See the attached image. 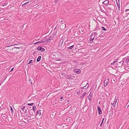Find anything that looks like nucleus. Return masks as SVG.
<instances>
[{
	"mask_svg": "<svg viewBox=\"0 0 129 129\" xmlns=\"http://www.w3.org/2000/svg\"><path fill=\"white\" fill-rule=\"evenodd\" d=\"M109 82V80L108 79L104 81V83H106L107 84Z\"/></svg>",
	"mask_w": 129,
	"mask_h": 129,
	"instance_id": "obj_17",
	"label": "nucleus"
},
{
	"mask_svg": "<svg viewBox=\"0 0 129 129\" xmlns=\"http://www.w3.org/2000/svg\"><path fill=\"white\" fill-rule=\"evenodd\" d=\"M1 85V83H0V85Z\"/></svg>",
	"mask_w": 129,
	"mask_h": 129,
	"instance_id": "obj_49",
	"label": "nucleus"
},
{
	"mask_svg": "<svg viewBox=\"0 0 129 129\" xmlns=\"http://www.w3.org/2000/svg\"><path fill=\"white\" fill-rule=\"evenodd\" d=\"M117 7L118 8V10H119L120 7V4H119L118 5H117Z\"/></svg>",
	"mask_w": 129,
	"mask_h": 129,
	"instance_id": "obj_23",
	"label": "nucleus"
},
{
	"mask_svg": "<svg viewBox=\"0 0 129 129\" xmlns=\"http://www.w3.org/2000/svg\"><path fill=\"white\" fill-rule=\"evenodd\" d=\"M62 99V97L61 98H60V99Z\"/></svg>",
	"mask_w": 129,
	"mask_h": 129,
	"instance_id": "obj_43",
	"label": "nucleus"
},
{
	"mask_svg": "<svg viewBox=\"0 0 129 129\" xmlns=\"http://www.w3.org/2000/svg\"><path fill=\"white\" fill-rule=\"evenodd\" d=\"M66 26V24L64 23H62L60 25L61 28H64Z\"/></svg>",
	"mask_w": 129,
	"mask_h": 129,
	"instance_id": "obj_10",
	"label": "nucleus"
},
{
	"mask_svg": "<svg viewBox=\"0 0 129 129\" xmlns=\"http://www.w3.org/2000/svg\"><path fill=\"white\" fill-rule=\"evenodd\" d=\"M29 82L32 84V81L30 79H29Z\"/></svg>",
	"mask_w": 129,
	"mask_h": 129,
	"instance_id": "obj_34",
	"label": "nucleus"
},
{
	"mask_svg": "<svg viewBox=\"0 0 129 129\" xmlns=\"http://www.w3.org/2000/svg\"><path fill=\"white\" fill-rule=\"evenodd\" d=\"M116 2L117 5L120 4L119 0H116Z\"/></svg>",
	"mask_w": 129,
	"mask_h": 129,
	"instance_id": "obj_15",
	"label": "nucleus"
},
{
	"mask_svg": "<svg viewBox=\"0 0 129 129\" xmlns=\"http://www.w3.org/2000/svg\"><path fill=\"white\" fill-rule=\"evenodd\" d=\"M21 110H24V106H22L21 107Z\"/></svg>",
	"mask_w": 129,
	"mask_h": 129,
	"instance_id": "obj_32",
	"label": "nucleus"
},
{
	"mask_svg": "<svg viewBox=\"0 0 129 129\" xmlns=\"http://www.w3.org/2000/svg\"><path fill=\"white\" fill-rule=\"evenodd\" d=\"M14 48H17V49L20 48V47H17V46L15 47Z\"/></svg>",
	"mask_w": 129,
	"mask_h": 129,
	"instance_id": "obj_35",
	"label": "nucleus"
},
{
	"mask_svg": "<svg viewBox=\"0 0 129 129\" xmlns=\"http://www.w3.org/2000/svg\"><path fill=\"white\" fill-rule=\"evenodd\" d=\"M24 122H26V121H25H25H24Z\"/></svg>",
	"mask_w": 129,
	"mask_h": 129,
	"instance_id": "obj_47",
	"label": "nucleus"
},
{
	"mask_svg": "<svg viewBox=\"0 0 129 129\" xmlns=\"http://www.w3.org/2000/svg\"><path fill=\"white\" fill-rule=\"evenodd\" d=\"M63 40L62 39L60 41L58 45V46H61L63 43Z\"/></svg>",
	"mask_w": 129,
	"mask_h": 129,
	"instance_id": "obj_7",
	"label": "nucleus"
},
{
	"mask_svg": "<svg viewBox=\"0 0 129 129\" xmlns=\"http://www.w3.org/2000/svg\"><path fill=\"white\" fill-rule=\"evenodd\" d=\"M25 118H30V117L29 116H27V115H26L25 116Z\"/></svg>",
	"mask_w": 129,
	"mask_h": 129,
	"instance_id": "obj_20",
	"label": "nucleus"
},
{
	"mask_svg": "<svg viewBox=\"0 0 129 129\" xmlns=\"http://www.w3.org/2000/svg\"><path fill=\"white\" fill-rule=\"evenodd\" d=\"M84 98V96H83L82 95L80 97V99H83Z\"/></svg>",
	"mask_w": 129,
	"mask_h": 129,
	"instance_id": "obj_30",
	"label": "nucleus"
},
{
	"mask_svg": "<svg viewBox=\"0 0 129 129\" xmlns=\"http://www.w3.org/2000/svg\"><path fill=\"white\" fill-rule=\"evenodd\" d=\"M73 71L75 73L78 74L80 73L81 72V70L80 69H74Z\"/></svg>",
	"mask_w": 129,
	"mask_h": 129,
	"instance_id": "obj_4",
	"label": "nucleus"
},
{
	"mask_svg": "<svg viewBox=\"0 0 129 129\" xmlns=\"http://www.w3.org/2000/svg\"><path fill=\"white\" fill-rule=\"evenodd\" d=\"M116 103L115 102H114V103L112 104L113 106L115 105L116 104Z\"/></svg>",
	"mask_w": 129,
	"mask_h": 129,
	"instance_id": "obj_26",
	"label": "nucleus"
},
{
	"mask_svg": "<svg viewBox=\"0 0 129 129\" xmlns=\"http://www.w3.org/2000/svg\"><path fill=\"white\" fill-rule=\"evenodd\" d=\"M18 45H17V46H18Z\"/></svg>",
	"mask_w": 129,
	"mask_h": 129,
	"instance_id": "obj_48",
	"label": "nucleus"
},
{
	"mask_svg": "<svg viewBox=\"0 0 129 129\" xmlns=\"http://www.w3.org/2000/svg\"><path fill=\"white\" fill-rule=\"evenodd\" d=\"M91 97H89V96H88V99H89L90 101V100H91Z\"/></svg>",
	"mask_w": 129,
	"mask_h": 129,
	"instance_id": "obj_33",
	"label": "nucleus"
},
{
	"mask_svg": "<svg viewBox=\"0 0 129 129\" xmlns=\"http://www.w3.org/2000/svg\"><path fill=\"white\" fill-rule=\"evenodd\" d=\"M61 75L63 76H65V74L64 73H61Z\"/></svg>",
	"mask_w": 129,
	"mask_h": 129,
	"instance_id": "obj_22",
	"label": "nucleus"
},
{
	"mask_svg": "<svg viewBox=\"0 0 129 129\" xmlns=\"http://www.w3.org/2000/svg\"><path fill=\"white\" fill-rule=\"evenodd\" d=\"M33 110L34 112L36 110V107L35 106H34L33 107Z\"/></svg>",
	"mask_w": 129,
	"mask_h": 129,
	"instance_id": "obj_14",
	"label": "nucleus"
},
{
	"mask_svg": "<svg viewBox=\"0 0 129 129\" xmlns=\"http://www.w3.org/2000/svg\"><path fill=\"white\" fill-rule=\"evenodd\" d=\"M29 2H26V3H25V4H24L25 5H26V4L27 3H29Z\"/></svg>",
	"mask_w": 129,
	"mask_h": 129,
	"instance_id": "obj_36",
	"label": "nucleus"
},
{
	"mask_svg": "<svg viewBox=\"0 0 129 129\" xmlns=\"http://www.w3.org/2000/svg\"><path fill=\"white\" fill-rule=\"evenodd\" d=\"M117 99H116L114 102H115L116 103L117 102Z\"/></svg>",
	"mask_w": 129,
	"mask_h": 129,
	"instance_id": "obj_41",
	"label": "nucleus"
},
{
	"mask_svg": "<svg viewBox=\"0 0 129 129\" xmlns=\"http://www.w3.org/2000/svg\"><path fill=\"white\" fill-rule=\"evenodd\" d=\"M102 124H103V123H101V124H100V126L101 127H102Z\"/></svg>",
	"mask_w": 129,
	"mask_h": 129,
	"instance_id": "obj_39",
	"label": "nucleus"
},
{
	"mask_svg": "<svg viewBox=\"0 0 129 129\" xmlns=\"http://www.w3.org/2000/svg\"><path fill=\"white\" fill-rule=\"evenodd\" d=\"M11 109V110L12 112H13V110L12 109V107H10Z\"/></svg>",
	"mask_w": 129,
	"mask_h": 129,
	"instance_id": "obj_27",
	"label": "nucleus"
},
{
	"mask_svg": "<svg viewBox=\"0 0 129 129\" xmlns=\"http://www.w3.org/2000/svg\"><path fill=\"white\" fill-rule=\"evenodd\" d=\"M37 115L40 116L41 115V113L40 111H38L37 113Z\"/></svg>",
	"mask_w": 129,
	"mask_h": 129,
	"instance_id": "obj_13",
	"label": "nucleus"
},
{
	"mask_svg": "<svg viewBox=\"0 0 129 129\" xmlns=\"http://www.w3.org/2000/svg\"><path fill=\"white\" fill-rule=\"evenodd\" d=\"M123 63L124 65L127 64L129 61V58H125L123 59Z\"/></svg>",
	"mask_w": 129,
	"mask_h": 129,
	"instance_id": "obj_2",
	"label": "nucleus"
},
{
	"mask_svg": "<svg viewBox=\"0 0 129 129\" xmlns=\"http://www.w3.org/2000/svg\"><path fill=\"white\" fill-rule=\"evenodd\" d=\"M41 56H39L37 59V61H39L41 59Z\"/></svg>",
	"mask_w": 129,
	"mask_h": 129,
	"instance_id": "obj_12",
	"label": "nucleus"
},
{
	"mask_svg": "<svg viewBox=\"0 0 129 129\" xmlns=\"http://www.w3.org/2000/svg\"><path fill=\"white\" fill-rule=\"evenodd\" d=\"M104 118H103V119H102V123H103V121H104Z\"/></svg>",
	"mask_w": 129,
	"mask_h": 129,
	"instance_id": "obj_40",
	"label": "nucleus"
},
{
	"mask_svg": "<svg viewBox=\"0 0 129 129\" xmlns=\"http://www.w3.org/2000/svg\"><path fill=\"white\" fill-rule=\"evenodd\" d=\"M89 86V84L87 83L86 85L82 87V88L84 89H86Z\"/></svg>",
	"mask_w": 129,
	"mask_h": 129,
	"instance_id": "obj_8",
	"label": "nucleus"
},
{
	"mask_svg": "<svg viewBox=\"0 0 129 129\" xmlns=\"http://www.w3.org/2000/svg\"><path fill=\"white\" fill-rule=\"evenodd\" d=\"M37 49L40 51H44L45 50V49L41 46H39L37 48Z\"/></svg>",
	"mask_w": 129,
	"mask_h": 129,
	"instance_id": "obj_5",
	"label": "nucleus"
},
{
	"mask_svg": "<svg viewBox=\"0 0 129 129\" xmlns=\"http://www.w3.org/2000/svg\"><path fill=\"white\" fill-rule=\"evenodd\" d=\"M108 9L109 10H111V8H110L109 7H108Z\"/></svg>",
	"mask_w": 129,
	"mask_h": 129,
	"instance_id": "obj_38",
	"label": "nucleus"
},
{
	"mask_svg": "<svg viewBox=\"0 0 129 129\" xmlns=\"http://www.w3.org/2000/svg\"><path fill=\"white\" fill-rule=\"evenodd\" d=\"M86 92H84L82 94V95L83 96H85L86 95Z\"/></svg>",
	"mask_w": 129,
	"mask_h": 129,
	"instance_id": "obj_29",
	"label": "nucleus"
},
{
	"mask_svg": "<svg viewBox=\"0 0 129 129\" xmlns=\"http://www.w3.org/2000/svg\"><path fill=\"white\" fill-rule=\"evenodd\" d=\"M24 110H20V112L22 113L21 115H23V114L24 113H23V114L22 112H23Z\"/></svg>",
	"mask_w": 129,
	"mask_h": 129,
	"instance_id": "obj_16",
	"label": "nucleus"
},
{
	"mask_svg": "<svg viewBox=\"0 0 129 129\" xmlns=\"http://www.w3.org/2000/svg\"><path fill=\"white\" fill-rule=\"evenodd\" d=\"M92 95V94L91 92H90L89 95V97H91Z\"/></svg>",
	"mask_w": 129,
	"mask_h": 129,
	"instance_id": "obj_31",
	"label": "nucleus"
},
{
	"mask_svg": "<svg viewBox=\"0 0 129 129\" xmlns=\"http://www.w3.org/2000/svg\"><path fill=\"white\" fill-rule=\"evenodd\" d=\"M107 84L106 83H104V87L106 86H107Z\"/></svg>",
	"mask_w": 129,
	"mask_h": 129,
	"instance_id": "obj_28",
	"label": "nucleus"
},
{
	"mask_svg": "<svg viewBox=\"0 0 129 129\" xmlns=\"http://www.w3.org/2000/svg\"><path fill=\"white\" fill-rule=\"evenodd\" d=\"M34 104V103H32L31 104L28 103L27 105H33Z\"/></svg>",
	"mask_w": 129,
	"mask_h": 129,
	"instance_id": "obj_24",
	"label": "nucleus"
},
{
	"mask_svg": "<svg viewBox=\"0 0 129 129\" xmlns=\"http://www.w3.org/2000/svg\"><path fill=\"white\" fill-rule=\"evenodd\" d=\"M33 60H30L29 61V62L28 63V64H29L31 63L33 61Z\"/></svg>",
	"mask_w": 129,
	"mask_h": 129,
	"instance_id": "obj_25",
	"label": "nucleus"
},
{
	"mask_svg": "<svg viewBox=\"0 0 129 129\" xmlns=\"http://www.w3.org/2000/svg\"><path fill=\"white\" fill-rule=\"evenodd\" d=\"M7 4H8L7 3H6L3 4H2V6H6V5H7Z\"/></svg>",
	"mask_w": 129,
	"mask_h": 129,
	"instance_id": "obj_18",
	"label": "nucleus"
},
{
	"mask_svg": "<svg viewBox=\"0 0 129 129\" xmlns=\"http://www.w3.org/2000/svg\"><path fill=\"white\" fill-rule=\"evenodd\" d=\"M117 61V59H116L113 63H111V65L114 64Z\"/></svg>",
	"mask_w": 129,
	"mask_h": 129,
	"instance_id": "obj_11",
	"label": "nucleus"
},
{
	"mask_svg": "<svg viewBox=\"0 0 129 129\" xmlns=\"http://www.w3.org/2000/svg\"><path fill=\"white\" fill-rule=\"evenodd\" d=\"M109 3V1L108 0H106L102 3V4L104 5H107Z\"/></svg>",
	"mask_w": 129,
	"mask_h": 129,
	"instance_id": "obj_9",
	"label": "nucleus"
},
{
	"mask_svg": "<svg viewBox=\"0 0 129 129\" xmlns=\"http://www.w3.org/2000/svg\"><path fill=\"white\" fill-rule=\"evenodd\" d=\"M25 120H26V121H28V120H26L25 119Z\"/></svg>",
	"mask_w": 129,
	"mask_h": 129,
	"instance_id": "obj_44",
	"label": "nucleus"
},
{
	"mask_svg": "<svg viewBox=\"0 0 129 129\" xmlns=\"http://www.w3.org/2000/svg\"><path fill=\"white\" fill-rule=\"evenodd\" d=\"M74 45H73L71 46H70V47H68V48L69 49H71L73 48V47H74Z\"/></svg>",
	"mask_w": 129,
	"mask_h": 129,
	"instance_id": "obj_19",
	"label": "nucleus"
},
{
	"mask_svg": "<svg viewBox=\"0 0 129 129\" xmlns=\"http://www.w3.org/2000/svg\"><path fill=\"white\" fill-rule=\"evenodd\" d=\"M97 110L99 114L100 115L101 114H102V111L101 110V108L100 107H98L97 108Z\"/></svg>",
	"mask_w": 129,
	"mask_h": 129,
	"instance_id": "obj_6",
	"label": "nucleus"
},
{
	"mask_svg": "<svg viewBox=\"0 0 129 129\" xmlns=\"http://www.w3.org/2000/svg\"><path fill=\"white\" fill-rule=\"evenodd\" d=\"M14 69V68H12L11 69V71H10V72H11V71H12Z\"/></svg>",
	"mask_w": 129,
	"mask_h": 129,
	"instance_id": "obj_37",
	"label": "nucleus"
},
{
	"mask_svg": "<svg viewBox=\"0 0 129 129\" xmlns=\"http://www.w3.org/2000/svg\"><path fill=\"white\" fill-rule=\"evenodd\" d=\"M96 35V33H93L92 34V35L91 36L90 38L89 39L90 41L91 42H92L93 40H94L95 36Z\"/></svg>",
	"mask_w": 129,
	"mask_h": 129,
	"instance_id": "obj_1",
	"label": "nucleus"
},
{
	"mask_svg": "<svg viewBox=\"0 0 129 129\" xmlns=\"http://www.w3.org/2000/svg\"><path fill=\"white\" fill-rule=\"evenodd\" d=\"M126 10V11H127V10Z\"/></svg>",
	"mask_w": 129,
	"mask_h": 129,
	"instance_id": "obj_46",
	"label": "nucleus"
},
{
	"mask_svg": "<svg viewBox=\"0 0 129 129\" xmlns=\"http://www.w3.org/2000/svg\"><path fill=\"white\" fill-rule=\"evenodd\" d=\"M22 6H24V4H23L22 5Z\"/></svg>",
	"mask_w": 129,
	"mask_h": 129,
	"instance_id": "obj_42",
	"label": "nucleus"
},
{
	"mask_svg": "<svg viewBox=\"0 0 129 129\" xmlns=\"http://www.w3.org/2000/svg\"><path fill=\"white\" fill-rule=\"evenodd\" d=\"M102 30L106 31L107 30L106 28H105L104 27H102Z\"/></svg>",
	"mask_w": 129,
	"mask_h": 129,
	"instance_id": "obj_21",
	"label": "nucleus"
},
{
	"mask_svg": "<svg viewBox=\"0 0 129 129\" xmlns=\"http://www.w3.org/2000/svg\"><path fill=\"white\" fill-rule=\"evenodd\" d=\"M50 39H49L47 40H46V41H43L41 42H38L36 43H34V45H35L36 44H37L38 43H39L40 42H42V43H47L48 42H50Z\"/></svg>",
	"mask_w": 129,
	"mask_h": 129,
	"instance_id": "obj_3",
	"label": "nucleus"
},
{
	"mask_svg": "<svg viewBox=\"0 0 129 129\" xmlns=\"http://www.w3.org/2000/svg\"><path fill=\"white\" fill-rule=\"evenodd\" d=\"M129 106V104H128V106L127 107H128Z\"/></svg>",
	"mask_w": 129,
	"mask_h": 129,
	"instance_id": "obj_45",
	"label": "nucleus"
}]
</instances>
